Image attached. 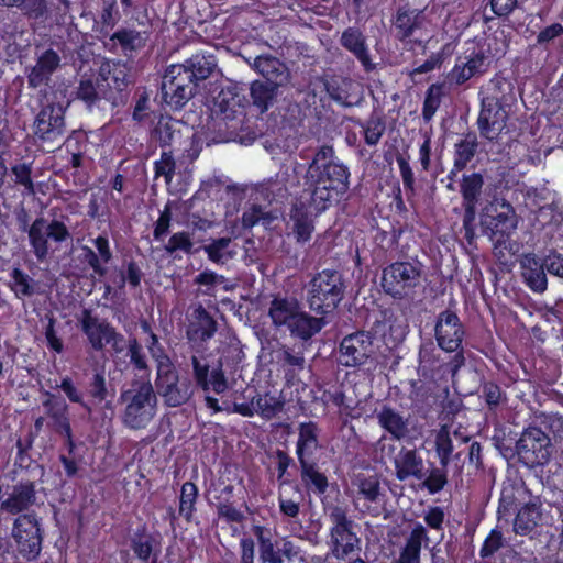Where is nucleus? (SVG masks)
Wrapping results in <instances>:
<instances>
[{"label": "nucleus", "instance_id": "nucleus-1", "mask_svg": "<svg viewBox=\"0 0 563 563\" xmlns=\"http://www.w3.org/2000/svg\"><path fill=\"white\" fill-rule=\"evenodd\" d=\"M340 198L330 194L301 188L291 201L288 220L285 222L286 235L297 245L305 246L312 240L317 219Z\"/></svg>", "mask_w": 563, "mask_h": 563}, {"label": "nucleus", "instance_id": "nucleus-2", "mask_svg": "<svg viewBox=\"0 0 563 563\" xmlns=\"http://www.w3.org/2000/svg\"><path fill=\"white\" fill-rule=\"evenodd\" d=\"M349 178L347 166L333 159L331 146H323L309 165L302 187L341 198L349 190Z\"/></svg>", "mask_w": 563, "mask_h": 563}, {"label": "nucleus", "instance_id": "nucleus-3", "mask_svg": "<svg viewBox=\"0 0 563 563\" xmlns=\"http://www.w3.org/2000/svg\"><path fill=\"white\" fill-rule=\"evenodd\" d=\"M125 406L122 423L131 430L147 428L157 412V397L148 379H133L120 395Z\"/></svg>", "mask_w": 563, "mask_h": 563}, {"label": "nucleus", "instance_id": "nucleus-4", "mask_svg": "<svg viewBox=\"0 0 563 563\" xmlns=\"http://www.w3.org/2000/svg\"><path fill=\"white\" fill-rule=\"evenodd\" d=\"M330 522L327 545L330 554L339 561L360 555L362 540L357 533V523L349 516L347 509L340 505L328 510Z\"/></svg>", "mask_w": 563, "mask_h": 563}, {"label": "nucleus", "instance_id": "nucleus-5", "mask_svg": "<svg viewBox=\"0 0 563 563\" xmlns=\"http://www.w3.org/2000/svg\"><path fill=\"white\" fill-rule=\"evenodd\" d=\"M346 284L336 269H322L313 275L308 285L307 302L311 311L321 317L333 313L344 298Z\"/></svg>", "mask_w": 563, "mask_h": 563}, {"label": "nucleus", "instance_id": "nucleus-6", "mask_svg": "<svg viewBox=\"0 0 563 563\" xmlns=\"http://www.w3.org/2000/svg\"><path fill=\"white\" fill-rule=\"evenodd\" d=\"M442 350L429 340L421 343L418 352V373L426 379L435 384L448 382L465 366L466 357L463 353L450 356L448 360L442 355Z\"/></svg>", "mask_w": 563, "mask_h": 563}, {"label": "nucleus", "instance_id": "nucleus-7", "mask_svg": "<svg viewBox=\"0 0 563 563\" xmlns=\"http://www.w3.org/2000/svg\"><path fill=\"white\" fill-rule=\"evenodd\" d=\"M422 265L419 261H396L383 268L380 286L395 300L412 298L420 286Z\"/></svg>", "mask_w": 563, "mask_h": 563}, {"label": "nucleus", "instance_id": "nucleus-8", "mask_svg": "<svg viewBox=\"0 0 563 563\" xmlns=\"http://www.w3.org/2000/svg\"><path fill=\"white\" fill-rule=\"evenodd\" d=\"M11 536L16 555L26 562L36 561L43 549L44 529L35 511L15 517Z\"/></svg>", "mask_w": 563, "mask_h": 563}, {"label": "nucleus", "instance_id": "nucleus-9", "mask_svg": "<svg viewBox=\"0 0 563 563\" xmlns=\"http://www.w3.org/2000/svg\"><path fill=\"white\" fill-rule=\"evenodd\" d=\"M190 364L192 367V377L190 378L194 383V389H199L205 394L206 407L212 410L213 413H218L222 410L219 405V400L216 397L209 395L213 391L217 395H221L229 388L225 373L222 368V364L214 368H210L209 363L196 355H191Z\"/></svg>", "mask_w": 563, "mask_h": 563}, {"label": "nucleus", "instance_id": "nucleus-10", "mask_svg": "<svg viewBox=\"0 0 563 563\" xmlns=\"http://www.w3.org/2000/svg\"><path fill=\"white\" fill-rule=\"evenodd\" d=\"M197 87L195 75L185 64L170 65L163 76L162 99L173 109H180L194 97Z\"/></svg>", "mask_w": 563, "mask_h": 563}, {"label": "nucleus", "instance_id": "nucleus-11", "mask_svg": "<svg viewBox=\"0 0 563 563\" xmlns=\"http://www.w3.org/2000/svg\"><path fill=\"white\" fill-rule=\"evenodd\" d=\"M155 385L168 407L187 404L195 393L190 377L179 375L172 362L158 366Z\"/></svg>", "mask_w": 563, "mask_h": 563}, {"label": "nucleus", "instance_id": "nucleus-12", "mask_svg": "<svg viewBox=\"0 0 563 563\" xmlns=\"http://www.w3.org/2000/svg\"><path fill=\"white\" fill-rule=\"evenodd\" d=\"M433 335L435 345L445 353H463L466 327L455 309L451 307L440 311L434 320Z\"/></svg>", "mask_w": 563, "mask_h": 563}, {"label": "nucleus", "instance_id": "nucleus-13", "mask_svg": "<svg viewBox=\"0 0 563 563\" xmlns=\"http://www.w3.org/2000/svg\"><path fill=\"white\" fill-rule=\"evenodd\" d=\"M58 388L71 404L79 405L88 413H91L92 411V404L100 405L103 401H107L109 397L108 384L103 371H95L92 376L89 378L86 386V396L88 399L85 398V394L77 387L74 379L68 375L60 378Z\"/></svg>", "mask_w": 563, "mask_h": 563}, {"label": "nucleus", "instance_id": "nucleus-14", "mask_svg": "<svg viewBox=\"0 0 563 563\" xmlns=\"http://www.w3.org/2000/svg\"><path fill=\"white\" fill-rule=\"evenodd\" d=\"M69 101L63 104L59 101H47L34 118L32 130L35 140L41 143H53L65 133V113Z\"/></svg>", "mask_w": 563, "mask_h": 563}, {"label": "nucleus", "instance_id": "nucleus-15", "mask_svg": "<svg viewBox=\"0 0 563 563\" xmlns=\"http://www.w3.org/2000/svg\"><path fill=\"white\" fill-rule=\"evenodd\" d=\"M483 233L488 235L495 246L506 243L517 227L515 211L510 203H492L481 214Z\"/></svg>", "mask_w": 563, "mask_h": 563}, {"label": "nucleus", "instance_id": "nucleus-16", "mask_svg": "<svg viewBox=\"0 0 563 563\" xmlns=\"http://www.w3.org/2000/svg\"><path fill=\"white\" fill-rule=\"evenodd\" d=\"M489 52L484 46L473 43L464 52V56H459L455 65L448 74L450 84L462 86L471 78L484 75L490 66Z\"/></svg>", "mask_w": 563, "mask_h": 563}, {"label": "nucleus", "instance_id": "nucleus-17", "mask_svg": "<svg viewBox=\"0 0 563 563\" xmlns=\"http://www.w3.org/2000/svg\"><path fill=\"white\" fill-rule=\"evenodd\" d=\"M516 448L521 461L532 467L545 465L551 457L550 437L539 427L530 426L526 428Z\"/></svg>", "mask_w": 563, "mask_h": 563}, {"label": "nucleus", "instance_id": "nucleus-18", "mask_svg": "<svg viewBox=\"0 0 563 563\" xmlns=\"http://www.w3.org/2000/svg\"><path fill=\"white\" fill-rule=\"evenodd\" d=\"M374 354L373 335L356 331L345 335L339 346V364L344 367H361Z\"/></svg>", "mask_w": 563, "mask_h": 563}, {"label": "nucleus", "instance_id": "nucleus-19", "mask_svg": "<svg viewBox=\"0 0 563 563\" xmlns=\"http://www.w3.org/2000/svg\"><path fill=\"white\" fill-rule=\"evenodd\" d=\"M327 324L323 317H316L306 311L300 303L289 316L283 320L278 331H287L296 341L308 342Z\"/></svg>", "mask_w": 563, "mask_h": 563}, {"label": "nucleus", "instance_id": "nucleus-20", "mask_svg": "<svg viewBox=\"0 0 563 563\" xmlns=\"http://www.w3.org/2000/svg\"><path fill=\"white\" fill-rule=\"evenodd\" d=\"M81 332L95 352H102L109 342L120 339L119 332L108 320H100L90 309H84L79 318Z\"/></svg>", "mask_w": 563, "mask_h": 563}, {"label": "nucleus", "instance_id": "nucleus-21", "mask_svg": "<svg viewBox=\"0 0 563 563\" xmlns=\"http://www.w3.org/2000/svg\"><path fill=\"white\" fill-rule=\"evenodd\" d=\"M99 77L109 88L103 92V98L113 106L125 103L131 84L126 65L120 62L102 65Z\"/></svg>", "mask_w": 563, "mask_h": 563}, {"label": "nucleus", "instance_id": "nucleus-22", "mask_svg": "<svg viewBox=\"0 0 563 563\" xmlns=\"http://www.w3.org/2000/svg\"><path fill=\"white\" fill-rule=\"evenodd\" d=\"M37 505V485L31 479H21L11 487L0 504V512L11 516L31 514L30 509Z\"/></svg>", "mask_w": 563, "mask_h": 563}, {"label": "nucleus", "instance_id": "nucleus-23", "mask_svg": "<svg viewBox=\"0 0 563 563\" xmlns=\"http://www.w3.org/2000/svg\"><path fill=\"white\" fill-rule=\"evenodd\" d=\"M146 42L147 35L145 32L133 27H119L101 43L109 53L132 58L146 46Z\"/></svg>", "mask_w": 563, "mask_h": 563}, {"label": "nucleus", "instance_id": "nucleus-24", "mask_svg": "<svg viewBox=\"0 0 563 563\" xmlns=\"http://www.w3.org/2000/svg\"><path fill=\"white\" fill-rule=\"evenodd\" d=\"M516 510L512 531L517 536H529L544 523L543 501L539 495L531 494Z\"/></svg>", "mask_w": 563, "mask_h": 563}, {"label": "nucleus", "instance_id": "nucleus-25", "mask_svg": "<svg viewBox=\"0 0 563 563\" xmlns=\"http://www.w3.org/2000/svg\"><path fill=\"white\" fill-rule=\"evenodd\" d=\"M423 20L422 11L410 8L408 4L398 7L391 18L395 37L404 44L421 45V41L412 37L422 27Z\"/></svg>", "mask_w": 563, "mask_h": 563}, {"label": "nucleus", "instance_id": "nucleus-26", "mask_svg": "<svg viewBox=\"0 0 563 563\" xmlns=\"http://www.w3.org/2000/svg\"><path fill=\"white\" fill-rule=\"evenodd\" d=\"M509 111V108L489 101V98L485 97L482 100V107L477 118L481 135L489 141L497 140L506 125Z\"/></svg>", "mask_w": 563, "mask_h": 563}, {"label": "nucleus", "instance_id": "nucleus-27", "mask_svg": "<svg viewBox=\"0 0 563 563\" xmlns=\"http://www.w3.org/2000/svg\"><path fill=\"white\" fill-rule=\"evenodd\" d=\"M236 85H230L220 89L213 98L212 111L222 120H232L236 114H244L249 100L241 93Z\"/></svg>", "mask_w": 563, "mask_h": 563}, {"label": "nucleus", "instance_id": "nucleus-28", "mask_svg": "<svg viewBox=\"0 0 563 563\" xmlns=\"http://www.w3.org/2000/svg\"><path fill=\"white\" fill-rule=\"evenodd\" d=\"M296 441V457L298 463L319 461L321 444L319 441L320 428L317 422L303 421L298 424Z\"/></svg>", "mask_w": 563, "mask_h": 563}, {"label": "nucleus", "instance_id": "nucleus-29", "mask_svg": "<svg viewBox=\"0 0 563 563\" xmlns=\"http://www.w3.org/2000/svg\"><path fill=\"white\" fill-rule=\"evenodd\" d=\"M531 490L526 486L522 478L508 479L503 483L497 507L498 521L505 519L508 521L519 504L525 501L526 496L531 495Z\"/></svg>", "mask_w": 563, "mask_h": 563}, {"label": "nucleus", "instance_id": "nucleus-30", "mask_svg": "<svg viewBox=\"0 0 563 563\" xmlns=\"http://www.w3.org/2000/svg\"><path fill=\"white\" fill-rule=\"evenodd\" d=\"M91 242L95 245L97 252L88 245H82L80 247V262L91 268L95 274L103 277L108 272L106 265L113 258L109 238L106 233H102L92 239Z\"/></svg>", "mask_w": 563, "mask_h": 563}, {"label": "nucleus", "instance_id": "nucleus-31", "mask_svg": "<svg viewBox=\"0 0 563 563\" xmlns=\"http://www.w3.org/2000/svg\"><path fill=\"white\" fill-rule=\"evenodd\" d=\"M18 222L20 230L27 232L29 243L37 261H45L49 253L46 219L38 217L29 227L27 213L22 210V213L18 216Z\"/></svg>", "mask_w": 563, "mask_h": 563}, {"label": "nucleus", "instance_id": "nucleus-32", "mask_svg": "<svg viewBox=\"0 0 563 563\" xmlns=\"http://www.w3.org/2000/svg\"><path fill=\"white\" fill-rule=\"evenodd\" d=\"M218 330L214 318L202 305H198L192 311V320L186 330V338L189 343L200 344L211 340Z\"/></svg>", "mask_w": 563, "mask_h": 563}, {"label": "nucleus", "instance_id": "nucleus-33", "mask_svg": "<svg viewBox=\"0 0 563 563\" xmlns=\"http://www.w3.org/2000/svg\"><path fill=\"white\" fill-rule=\"evenodd\" d=\"M340 44L361 63L365 71L371 73L375 69L366 37L358 27H346L341 34Z\"/></svg>", "mask_w": 563, "mask_h": 563}, {"label": "nucleus", "instance_id": "nucleus-34", "mask_svg": "<svg viewBox=\"0 0 563 563\" xmlns=\"http://www.w3.org/2000/svg\"><path fill=\"white\" fill-rule=\"evenodd\" d=\"M396 478L404 482L408 478L421 481L426 476L422 456L416 449L402 446L394 459Z\"/></svg>", "mask_w": 563, "mask_h": 563}, {"label": "nucleus", "instance_id": "nucleus-35", "mask_svg": "<svg viewBox=\"0 0 563 563\" xmlns=\"http://www.w3.org/2000/svg\"><path fill=\"white\" fill-rule=\"evenodd\" d=\"M214 490L216 508L219 518L224 519L228 523H240L244 520V515L233 505L234 486L219 478L217 483L211 484Z\"/></svg>", "mask_w": 563, "mask_h": 563}, {"label": "nucleus", "instance_id": "nucleus-36", "mask_svg": "<svg viewBox=\"0 0 563 563\" xmlns=\"http://www.w3.org/2000/svg\"><path fill=\"white\" fill-rule=\"evenodd\" d=\"M60 65V56L53 48L44 51L36 59V64L27 73L30 88H38L47 85L52 75Z\"/></svg>", "mask_w": 563, "mask_h": 563}, {"label": "nucleus", "instance_id": "nucleus-37", "mask_svg": "<svg viewBox=\"0 0 563 563\" xmlns=\"http://www.w3.org/2000/svg\"><path fill=\"white\" fill-rule=\"evenodd\" d=\"M521 276L526 286L536 294L547 290L548 279L544 265L536 254L523 255L521 262Z\"/></svg>", "mask_w": 563, "mask_h": 563}, {"label": "nucleus", "instance_id": "nucleus-38", "mask_svg": "<svg viewBox=\"0 0 563 563\" xmlns=\"http://www.w3.org/2000/svg\"><path fill=\"white\" fill-rule=\"evenodd\" d=\"M376 419L382 429L394 440H402L409 434V420L389 405L376 409Z\"/></svg>", "mask_w": 563, "mask_h": 563}, {"label": "nucleus", "instance_id": "nucleus-39", "mask_svg": "<svg viewBox=\"0 0 563 563\" xmlns=\"http://www.w3.org/2000/svg\"><path fill=\"white\" fill-rule=\"evenodd\" d=\"M183 130H188V128L181 121L169 115H161L151 131V137L163 148L172 147L180 142Z\"/></svg>", "mask_w": 563, "mask_h": 563}, {"label": "nucleus", "instance_id": "nucleus-40", "mask_svg": "<svg viewBox=\"0 0 563 563\" xmlns=\"http://www.w3.org/2000/svg\"><path fill=\"white\" fill-rule=\"evenodd\" d=\"M478 140L474 132H467L454 144L453 167L448 174V178L453 180L457 173L464 170L473 161L478 151Z\"/></svg>", "mask_w": 563, "mask_h": 563}, {"label": "nucleus", "instance_id": "nucleus-41", "mask_svg": "<svg viewBox=\"0 0 563 563\" xmlns=\"http://www.w3.org/2000/svg\"><path fill=\"white\" fill-rule=\"evenodd\" d=\"M429 540L426 527L417 522L406 539L395 563H420L422 544H428Z\"/></svg>", "mask_w": 563, "mask_h": 563}, {"label": "nucleus", "instance_id": "nucleus-42", "mask_svg": "<svg viewBox=\"0 0 563 563\" xmlns=\"http://www.w3.org/2000/svg\"><path fill=\"white\" fill-rule=\"evenodd\" d=\"M299 464L300 481L309 494L322 496L329 488V479L319 467V461L303 462Z\"/></svg>", "mask_w": 563, "mask_h": 563}, {"label": "nucleus", "instance_id": "nucleus-43", "mask_svg": "<svg viewBox=\"0 0 563 563\" xmlns=\"http://www.w3.org/2000/svg\"><path fill=\"white\" fill-rule=\"evenodd\" d=\"M280 86V82L252 81L249 104L253 106L260 113L267 112L276 102Z\"/></svg>", "mask_w": 563, "mask_h": 563}, {"label": "nucleus", "instance_id": "nucleus-44", "mask_svg": "<svg viewBox=\"0 0 563 563\" xmlns=\"http://www.w3.org/2000/svg\"><path fill=\"white\" fill-rule=\"evenodd\" d=\"M121 19V14L117 4V0H102L101 9L97 13L92 30L97 34V38L102 42L111 33Z\"/></svg>", "mask_w": 563, "mask_h": 563}, {"label": "nucleus", "instance_id": "nucleus-45", "mask_svg": "<svg viewBox=\"0 0 563 563\" xmlns=\"http://www.w3.org/2000/svg\"><path fill=\"white\" fill-rule=\"evenodd\" d=\"M252 532L257 540L260 563H283V555L280 550L276 548L271 529L254 525Z\"/></svg>", "mask_w": 563, "mask_h": 563}, {"label": "nucleus", "instance_id": "nucleus-46", "mask_svg": "<svg viewBox=\"0 0 563 563\" xmlns=\"http://www.w3.org/2000/svg\"><path fill=\"white\" fill-rule=\"evenodd\" d=\"M434 450L442 467H448L451 461L459 464L462 461L464 450H459L453 454L454 445L448 427L443 426L435 434Z\"/></svg>", "mask_w": 563, "mask_h": 563}, {"label": "nucleus", "instance_id": "nucleus-47", "mask_svg": "<svg viewBox=\"0 0 563 563\" xmlns=\"http://www.w3.org/2000/svg\"><path fill=\"white\" fill-rule=\"evenodd\" d=\"M254 69L264 78L263 81L280 82L287 78L285 65L276 57L261 55L254 59Z\"/></svg>", "mask_w": 563, "mask_h": 563}, {"label": "nucleus", "instance_id": "nucleus-48", "mask_svg": "<svg viewBox=\"0 0 563 563\" xmlns=\"http://www.w3.org/2000/svg\"><path fill=\"white\" fill-rule=\"evenodd\" d=\"M489 101H494L511 109V106L516 102V93L514 84L499 75H495L489 81Z\"/></svg>", "mask_w": 563, "mask_h": 563}, {"label": "nucleus", "instance_id": "nucleus-49", "mask_svg": "<svg viewBox=\"0 0 563 563\" xmlns=\"http://www.w3.org/2000/svg\"><path fill=\"white\" fill-rule=\"evenodd\" d=\"M130 548L140 561L158 563V553L154 549V537L145 534V528L134 533L130 541Z\"/></svg>", "mask_w": 563, "mask_h": 563}, {"label": "nucleus", "instance_id": "nucleus-50", "mask_svg": "<svg viewBox=\"0 0 563 563\" xmlns=\"http://www.w3.org/2000/svg\"><path fill=\"white\" fill-rule=\"evenodd\" d=\"M301 302L296 297L274 295L268 307V317L274 329L291 313Z\"/></svg>", "mask_w": 563, "mask_h": 563}, {"label": "nucleus", "instance_id": "nucleus-51", "mask_svg": "<svg viewBox=\"0 0 563 563\" xmlns=\"http://www.w3.org/2000/svg\"><path fill=\"white\" fill-rule=\"evenodd\" d=\"M199 497L198 486L192 482H185L180 487L178 515L187 523H191L197 511V501Z\"/></svg>", "mask_w": 563, "mask_h": 563}, {"label": "nucleus", "instance_id": "nucleus-52", "mask_svg": "<svg viewBox=\"0 0 563 563\" xmlns=\"http://www.w3.org/2000/svg\"><path fill=\"white\" fill-rule=\"evenodd\" d=\"M8 287L18 299L32 297L37 294V282L20 267H13L9 273Z\"/></svg>", "mask_w": 563, "mask_h": 563}, {"label": "nucleus", "instance_id": "nucleus-53", "mask_svg": "<svg viewBox=\"0 0 563 563\" xmlns=\"http://www.w3.org/2000/svg\"><path fill=\"white\" fill-rule=\"evenodd\" d=\"M278 358L287 382L294 384L298 374L305 368L306 360L302 352H295L292 349L284 346Z\"/></svg>", "mask_w": 563, "mask_h": 563}, {"label": "nucleus", "instance_id": "nucleus-54", "mask_svg": "<svg viewBox=\"0 0 563 563\" xmlns=\"http://www.w3.org/2000/svg\"><path fill=\"white\" fill-rule=\"evenodd\" d=\"M11 181L16 187H22L26 195L35 194L33 181V162H15L8 168Z\"/></svg>", "mask_w": 563, "mask_h": 563}, {"label": "nucleus", "instance_id": "nucleus-55", "mask_svg": "<svg viewBox=\"0 0 563 563\" xmlns=\"http://www.w3.org/2000/svg\"><path fill=\"white\" fill-rule=\"evenodd\" d=\"M185 65L192 71L196 81L199 82L207 79L213 73L217 60L212 53L201 52L187 59Z\"/></svg>", "mask_w": 563, "mask_h": 563}, {"label": "nucleus", "instance_id": "nucleus-56", "mask_svg": "<svg viewBox=\"0 0 563 563\" xmlns=\"http://www.w3.org/2000/svg\"><path fill=\"white\" fill-rule=\"evenodd\" d=\"M484 186V177L481 173L463 175L461 181L462 205H477Z\"/></svg>", "mask_w": 563, "mask_h": 563}, {"label": "nucleus", "instance_id": "nucleus-57", "mask_svg": "<svg viewBox=\"0 0 563 563\" xmlns=\"http://www.w3.org/2000/svg\"><path fill=\"white\" fill-rule=\"evenodd\" d=\"M401 233V229L396 230L391 228L389 231H386L378 228L374 234L375 254L387 257L388 253L397 249Z\"/></svg>", "mask_w": 563, "mask_h": 563}, {"label": "nucleus", "instance_id": "nucleus-58", "mask_svg": "<svg viewBox=\"0 0 563 563\" xmlns=\"http://www.w3.org/2000/svg\"><path fill=\"white\" fill-rule=\"evenodd\" d=\"M231 242V238L222 236L211 240V242L203 245L202 249L210 262L223 265L233 257V252L229 250Z\"/></svg>", "mask_w": 563, "mask_h": 563}, {"label": "nucleus", "instance_id": "nucleus-59", "mask_svg": "<svg viewBox=\"0 0 563 563\" xmlns=\"http://www.w3.org/2000/svg\"><path fill=\"white\" fill-rule=\"evenodd\" d=\"M128 356L129 363L135 372L145 375L147 378L151 373V368L147 363V357L145 352L143 351L142 344L134 336L129 338L128 340Z\"/></svg>", "mask_w": 563, "mask_h": 563}, {"label": "nucleus", "instance_id": "nucleus-60", "mask_svg": "<svg viewBox=\"0 0 563 563\" xmlns=\"http://www.w3.org/2000/svg\"><path fill=\"white\" fill-rule=\"evenodd\" d=\"M274 456L277 459V481L279 487L291 486L297 494H300L299 484L288 478V468L296 466L295 460L286 451L280 449L275 451Z\"/></svg>", "mask_w": 563, "mask_h": 563}, {"label": "nucleus", "instance_id": "nucleus-61", "mask_svg": "<svg viewBox=\"0 0 563 563\" xmlns=\"http://www.w3.org/2000/svg\"><path fill=\"white\" fill-rule=\"evenodd\" d=\"M71 96L74 100H80L91 109L100 101L98 82H95L92 78L82 77Z\"/></svg>", "mask_w": 563, "mask_h": 563}, {"label": "nucleus", "instance_id": "nucleus-62", "mask_svg": "<svg viewBox=\"0 0 563 563\" xmlns=\"http://www.w3.org/2000/svg\"><path fill=\"white\" fill-rule=\"evenodd\" d=\"M276 220V216L272 211H265L260 205H252L242 213L241 223L243 229H252L258 223L269 227Z\"/></svg>", "mask_w": 563, "mask_h": 563}, {"label": "nucleus", "instance_id": "nucleus-63", "mask_svg": "<svg viewBox=\"0 0 563 563\" xmlns=\"http://www.w3.org/2000/svg\"><path fill=\"white\" fill-rule=\"evenodd\" d=\"M364 141L368 146H376L385 133V120L380 115L372 114L365 122H361Z\"/></svg>", "mask_w": 563, "mask_h": 563}, {"label": "nucleus", "instance_id": "nucleus-64", "mask_svg": "<svg viewBox=\"0 0 563 563\" xmlns=\"http://www.w3.org/2000/svg\"><path fill=\"white\" fill-rule=\"evenodd\" d=\"M254 400L256 411L265 419L275 417L284 407V402L278 397L269 393H266L265 395L257 394L254 396Z\"/></svg>", "mask_w": 563, "mask_h": 563}]
</instances>
